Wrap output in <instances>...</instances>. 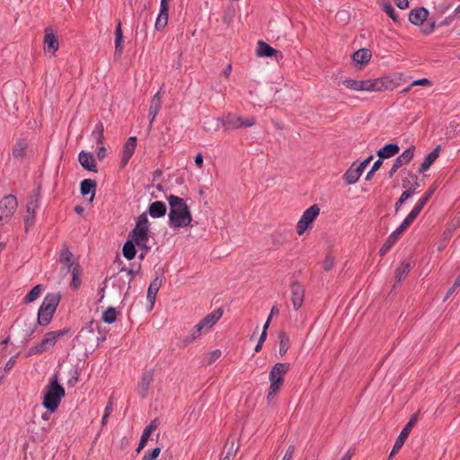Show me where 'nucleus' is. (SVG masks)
Returning a JSON list of instances; mask_svg holds the SVG:
<instances>
[{"label": "nucleus", "instance_id": "61", "mask_svg": "<svg viewBox=\"0 0 460 460\" xmlns=\"http://www.w3.org/2000/svg\"><path fill=\"white\" fill-rule=\"evenodd\" d=\"M382 164H383V162L381 161V158H380V159H378V160H376V161L374 163V164L372 165V168H371L372 172H376V171L380 168V166L382 165Z\"/></svg>", "mask_w": 460, "mask_h": 460}, {"label": "nucleus", "instance_id": "14", "mask_svg": "<svg viewBox=\"0 0 460 460\" xmlns=\"http://www.w3.org/2000/svg\"><path fill=\"white\" fill-rule=\"evenodd\" d=\"M415 147L413 146L407 148L402 152L394 162V164L389 172V176L392 177L396 171L402 165L409 164L414 156Z\"/></svg>", "mask_w": 460, "mask_h": 460}, {"label": "nucleus", "instance_id": "5", "mask_svg": "<svg viewBox=\"0 0 460 460\" xmlns=\"http://www.w3.org/2000/svg\"><path fill=\"white\" fill-rule=\"evenodd\" d=\"M289 370L288 363H276L270 369L269 375L270 387L267 394L268 403L274 401L277 394L279 393L283 384L284 376Z\"/></svg>", "mask_w": 460, "mask_h": 460}, {"label": "nucleus", "instance_id": "16", "mask_svg": "<svg viewBox=\"0 0 460 460\" xmlns=\"http://www.w3.org/2000/svg\"><path fill=\"white\" fill-rule=\"evenodd\" d=\"M137 147V137H130L123 145L121 151V164L125 166L135 153Z\"/></svg>", "mask_w": 460, "mask_h": 460}, {"label": "nucleus", "instance_id": "51", "mask_svg": "<svg viewBox=\"0 0 460 460\" xmlns=\"http://www.w3.org/2000/svg\"><path fill=\"white\" fill-rule=\"evenodd\" d=\"M435 29V23L434 22H428L427 24L424 25V27L422 28V32L424 34H430Z\"/></svg>", "mask_w": 460, "mask_h": 460}, {"label": "nucleus", "instance_id": "48", "mask_svg": "<svg viewBox=\"0 0 460 460\" xmlns=\"http://www.w3.org/2000/svg\"><path fill=\"white\" fill-rule=\"evenodd\" d=\"M112 411V406H111V403L110 402L106 407H105V410H104V414L102 416V425H105L106 422H107V419L108 417L110 416V414L111 413Z\"/></svg>", "mask_w": 460, "mask_h": 460}, {"label": "nucleus", "instance_id": "41", "mask_svg": "<svg viewBox=\"0 0 460 460\" xmlns=\"http://www.w3.org/2000/svg\"><path fill=\"white\" fill-rule=\"evenodd\" d=\"M398 239L394 237L392 234L388 236L385 243L381 247L379 252L381 256H384L390 248L396 243Z\"/></svg>", "mask_w": 460, "mask_h": 460}, {"label": "nucleus", "instance_id": "59", "mask_svg": "<svg viewBox=\"0 0 460 460\" xmlns=\"http://www.w3.org/2000/svg\"><path fill=\"white\" fill-rule=\"evenodd\" d=\"M415 193V188H411L409 190H404L402 194H403V198H406L407 199L411 198Z\"/></svg>", "mask_w": 460, "mask_h": 460}, {"label": "nucleus", "instance_id": "47", "mask_svg": "<svg viewBox=\"0 0 460 460\" xmlns=\"http://www.w3.org/2000/svg\"><path fill=\"white\" fill-rule=\"evenodd\" d=\"M431 84H431V82L429 79L421 78V79H418V80L413 81L411 84V86H430Z\"/></svg>", "mask_w": 460, "mask_h": 460}, {"label": "nucleus", "instance_id": "49", "mask_svg": "<svg viewBox=\"0 0 460 460\" xmlns=\"http://www.w3.org/2000/svg\"><path fill=\"white\" fill-rule=\"evenodd\" d=\"M295 453L294 446H289L287 449L282 460H292Z\"/></svg>", "mask_w": 460, "mask_h": 460}, {"label": "nucleus", "instance_id": "1", "mask_svg": "<svg viewBox=\"0 0 460 460\" xmlns=\"http://www.w3.org/2000/svg\"><path fill=\"white\" fill-rule=\"evenodd\" d=\"M170 210L168 224L171 228H183L190 225L192 217L186 201L175 195L167 197Z\"/></svg>", "mask_w": 460, "mask_h": 460}, {"label": "nucleus", "instance_id": "42", "mask_svg": "<svg viewBox=\"0 0 460 460\" xmlns=\"http://www.w3.org/2000/svg\"><path fill=\"white\" fill-rule=\"evenodd\" d=\"M342 84L349 90L356 92L360 91V80L345 79L342 81Z\"/></svg>", "mask_w": 460, "mask_h": 460}, {"label": "nucleus", "instance_id": "21", "mask_svg": "<svg viewBox=\"0 0 460 460\" xmlns=\"http://www.w3.org/2000/svg\"><path fill=\"white\" fill-rule=\"evenodd\" d=\"M38 199L31 198L27 203L26 216L24 217V223L26 229H29L34 225V214L38 208Z\"/></svg>", "mask_w": 460, "mask_h": 460}, {"label": "nucleus", "instance_id": "55", "mask_svg": "<svg viewBox=\"0 0 460 460\" xmlns=\"http://www.w3.org/2000/svg\"><path fill=\"white\" fill-rule=\"evenodd\" d=\"M395 4L400 9H406L409 5L408 0H396Z\"/></svg>", "mask_w": 460, "mask_h": 460}, {"label": "nucleus", "instance_id": "60", "mask_svg": "<svg viewBox=\"0 0 460 460\" xmlns=\"http://www.w3.org/2000/svg\"><path fill=\"white\" fill-rule=\"evenodd\" d=\"M353 451L351 449H349L342 456L340 460H351L352 456H353Z\"/></svg>", "mask_w": 460, "mask_h": 460}, {"label": "nucleus", "instance_id": "13", "mask_svg": "<svg viewBox=\"0 0 460 460\" xmlns=\"http://www.w3.org/2000/svg\"><path fill=\"white\" fill-rule=\"evenodd\" d=\"M417 420H418L417 414H413L411 417V419L408 421V423L402 429V431L399 434V436L397 437V438L395 440V443H394V445L393 447V449H392V451L390 453V458L393 457L395 454H397L399 452V450L402 448V447L403 446L405 440L409 437V434H410L412 427L417 422Z\"/></svg>", "mask_w": 460, "mask_h": 460}, {"label": "nucleus", "instance_id": "28", "mask_svg": "<svg viewBox=\"0 0 460 460\" xmlns=\"http://www.w3.org/2000/svg\"><path fill=\"white\" fill-rule=\"evenodd\" d=\"M439 151H440V146H438L433 151H431L425 156L423 163L420 164V166L419 168V172H424L429 169L431 164L438 157Z\"/></svg>", "mask_w": 460, "mask_h": 460}, {"label": "nucleus", "instance_id": "11", "mask_svg": "<svg viewBox=\"0 0 460 460\" xmlns=\"http://www.w3.org/2000/svg\"><path fill=\"white\" fill-rule=\"evenodd\" d=\"M17 208V199L13 195H7L0 200V226L6 223Z\"/></svg>", "mask_w": 460, "mask_h": 460}, {"label": "nucleus", "instance_id": "40", "mask_svg": "<svg viewBox=\"0 0 460 460\" xmlns=\"http://www.w3.org/2000/svg\"><path fill=\"white\" fill-rule=\"evenodd\" d=\"M103 125L102 122H98L95 126L94 130L93 131V136L95 137L96 142L98 144L102 145L103 144Z\"/></svg>", "mask_w": 460, "mask_h": 460}, {"label": "nucleus", "instance_id": "18", "mask_svg": "<svg viewBox=\"0 0 460 460\" xmlns=\"http://www.w3.org/2000/svg\"><path fill=\"white\" fill-rule=\"evenodd\" d=\"M154 380V373L148 370L143 373L140 382L137 385V390L138 394L145 398L147 395L148 390Z\"/></svg>", "mask_w": 460, "mask_h": 460}, {"label": "nucleus", "instance_id": "57", "mask_svg": "<svg viewBox=\"0 0 460 460\" xmlns=\"http://www.w3.org/2000/svg\"><path fill=\"white\" fill-rule=\"evenodd\" d=\"M407 200L406 198H403V194L401 195V197L399 198V199L396 201L395 205H394V208L396 211H398L401 208V206Z\"/></svg>", "mask_w": 460, "mask_h": 460}, {"label": "nucleus", "instance_id": "15", "mask_svg": "<svg viewBox=\"0 0 460 460\" xmlns=\"http://www.w3.org/2000/svg\"><path fill=\"white\" fill-rule=\"evenodd\" d=\"M43 43L44 49L51 54H55L59 48L58 40L54 34L53 30L49 27L45 29Z\"/></svg>", "mask_w": 460, "mask_h": 460}, {"label": "nucleus", "instance_id": "39", "mask_svg": "<svg viewBox=\"0 0 460 460\" xmlns=\"http://www.w3.org/2000/svg\"><path fill=\"white\" fill-rule=\"evenodd\" d=\"M383 11L395 22H398V15L394 7L391 3L387 2L383 4Z\"/></svg>", "mask_w": 460, "mask_h": 460}, {"label": "nucleus", "instance_id": "23", "mask_svg": "<svg viewBox=\"0 0 460 460\" xmlns=\"http://www.w3.org/2000/svg\"><path fill=\"white\" fill-rule=\"evenodd\" d=\"M256 54L261 58H271V57H282L281 53L273 49L271 46L267 44L266 42L260 40L257 45Z\"/></svg>", "mask_w": 460, "mask_h": 460}, {"label": "nucleus", "instance_id": "9", "mask_svg": "<svg viewBox=\"0 0 460 460\" xmlns=\"http://www.w3.org/2000/svg\"><path fill=\"white\" fill-rule=\"evenodd\" d=\"M402 73H394L373 79L374 92L380 93L385 91H393L399 87L404 81Z\"/></svg>", "mask_w": 460, "mask_h": 460}, {"label": "nucleus", "instance_id": "6", "mask_svg": "<svg viewBox=\"0 0 460 460\" xmlns=\"http://www.w3.org/2000/svg\"><path fill=\"white\" fill-rule=\"evenodd\" d=\"M59 301L60 296L58 294H48L44 297L37 315V323L40 326L45 327L50 323Z\"/></svg>", "mask_w": 460, "mask_h": 460}, {"label": "nucleus", "instance_id": "46", "mask_svg": "<svg viewBox=\"0 0 460 460\" xmlns=\"http://www.w3.org/2000/svg\"><path fill=\"white\" fill-rule=\"evenodd\" d=\"M72 275H73V280H72V286L75 289H76L80 284L78 276H79V270L78 268H73Z\"/></svg>", "mask_w": 460, "mask_h": 460}, {"label": "nucleus", "instance_id": "12", "mask_svg": "<svg viewBox=\"0 0 460 460\" xmlns=\"http://www.w3.org/2000/svg\"><path fill=\"white\" fill-rule=\"evenodd\" d=\"M372 158V156H369L358 165L353 164L343 175L345 182L349 185L356 183L367 166L369 164Z\"/></svg>", "mask_w": 460, "mask_h": 460}, {"label": "nucleus", "instance_id": "50", "mask_svg": "<svg viewBox=\"0 0 460 460\" xmlns=\"http://www.w3.org/2000/svg\"><path fill=\"white\" fill-rule=\"evenodd\" d=\"M285 339H286V336L282 335L281 336L280 344H279V353H280V355H284L288 351V345L285 342Z\"/></svg>", "mask_w": 460, "mask_h": 460}, {"label": "nucleus", "instance_id": "34", "mask_svg": "<svg viewBox=\"0 0 460 460\" xmlns=\"http://www.w3.org/2000/svg\"><path fill=\"white\" fill-rule=\"evenodd\" d=\"M123 41V32L121 29V23L120 22H118L115 30V53L116 54H121L123 50L122 46Z\"/></svg>", "mask_w": 460, "mask_h": 460}, {"label": "nucleus", "instance_id": "43", "mask_svg": "<svg viewBox=\"0 0 460 460\" xmlns=\"http://www.w3.org/2000/svg\"><path fill=\"white\" fill-rule=\"evenodd\" d=\"M359 92H374L373 79L360 80V91Z\"/></svg>", "mask_w": 460, "mask_h": 460}, {"label": "nucleus", "instance_id": "38", "mask_svg": "<svg viewBox=\"0 0 460 460\" xmlns=\"http://www.w3.org/2000/svg\"><path fill=\"white\" fill-rule=\"evenodd\" d=\"M410 271V264L407 262H402L396 269L395 278L398 281H402L408 275Z\"/></svg>", "mask_w": 460, "mask_h": 460}, {"label": "nucleus", "instance_id": "37", "mask_svg": "<svg viewBox=\"0 0 460 460\" xmlns=\"http://www.w3.org/2000/svg\"><path fill=\"white\" fill-rule=\"evenodd\" d=\"M102 319L106 323H113L117 319V311L114 307H108L103 313Z\"/></svg>", "mask_w": 460, "mask_h": 460}, {"label": "nucleus", "instance_id": "30", "mask_svg": "<svg viewBox=\"0 0 460 460\" xmlns=\"http://www.w3.org/2000/svg\"><path fill=\"white\" fill-rule=\"evenodd\" d=\"M371 57L372 54L370 50L367 49H360L353 54L352 59L357 64L366 66L370 61Z\"/></svg>", "mask_w": 460, "mask_h": 460}, {"label": "nucleus", "instance_id": "35", "mask_svg": "<svg viewBox=\"0 0 460 460\" xmlns=\"http://www.w3.org/2000/svg\"><path fill=\"white\" fill-rule=\"evenodd\" d=\"M43 286L42 285H36L24 297L23 303L24 304H30L31 302H34L37 300L40 296L41 295L43 291Z\"/></svg>", "mask_w": 460, "mask_h": 460}, {"label": "nucleus", "instance_id": "32", "mask_svg": "<svg viewBox=\"0 0 460 460\" xmlns=\"http://www.w3.org/2000/svg\"><path fill=\"white\" fill-rule=\"evenodd\" d=\"M96 190V182L91 179H85L81 181L80 191L82 195L92 193L91 200L93 199Z\"/></svg>", "mask_w": 460, "mask_h": 460}, {"label": "nucleus", "instance_id": "20", "mask_svg": "<svg viewBox=\"0 0 460 460\" xmlns=\"http://www.w3.org/2000/svg\"><path fill=\"white\" fill-rule=\"evenodd\" d=\"M168 12H169L168 3L161 2L159 13L156 17V21L155 23V28L156 31H162L167 25L168 15H169Z\"/></svg>", "mask_w": 460, "mask_h": 460}, {"label": "nucleus", "instance_id": "52", "mask_svg": "<svg viewBox=\"0 0 460 460\" xmlns=\"http://www.w3.org/2000/svg\"><path fill=\"white\" fill-rule=\"evenodd\" d=\"M419 214H420V211H418L417 209H415L413 208L412 210L409 213V215L406 217L409 220H411V222H413L414 219L418 217Z\"/></svg>", "mask_w": 460, "mask_h": 460}, {"label": "nucleus", "instance_id": "64", "mask_svg": "<svg viewBox=\"0 0 460 460\" xmlns=\"http://www.w3.org/2000/svg\"><path fill=\"white\" fill-rule=\"evenodd\" d=\"M405 230L401 228L400 226H398L396 228V230H394L392 234L396 237L397 239L399 238V236L404 232Z\"/></svg>", "mask_w": 460, "mask_h": 460}, {"label": "nucleus", "instance_id": "10", "mask_svg": "<svg viewBox=\"0 0 460 460\" xmlns=\"http://www.w3.org/2000/svg\"><path fill=\"white\" fill-rule=\"evenodd\" d=\"M320 213V208L314 204L305 209L296 224V233L302 235L315 220Z\"/></svg>", "mask_w": 460, "mask_h": 460}, {"label": "nucleus", "instance_id": "19", "mask_svg": "<svg viewBox=\"0 0 460 460\" xmlns=\"http://www.w3.org/2000/svg\"><path fill=\"white\" fill-rule=\"evenodd\" d=\"M305 290L298 283H294L291 286V302L295 310H298L304 302Z\"/></svg>", "mask_w": 460, "mask_h": 460}, {"label": "nucleus", "instance_id": "3", "mask_svg": "<svg viewBox=\"0 0 460 460\" xmlns=\"http://www.w3.org/2000/svg\"><path fill=\"white\" fill-rule=\"evenodd\" d=\"M65 394L64 387L58 384V376L54 375L44 389L42 404L50 412H54L58 408Z\"/></svg>", "mask_w": 460, "mask_h": 460}, {"label": "nucleus", "instance_id": "33", "mask_svg": "<svg viewBox=\"0 0 460 460\" xmlns=\"http://www.w3.org/2000/svg\"><path fill=\"white\" fill-rule=\"evenodd\" d=\"M73 253L68 249H64L61 252L60 254V262L66 265L67 269L66 271H70L73 270V268H77V266H75L73 263Z\"/></svg>", "mask_w": 460, "mask_h": 460}, {"label": "nucleus", "instance_id": "45", "mask_svg": "<svg viewBox=\"0 0 460 460\" xmlns=\"http://www.w3.org/2000/svg\"><path fill=\"white\" fill-rule=\"evenodd\" d=\"M220 356H221V351L219 349H215V350L211 351L207 356L208 363L211 364L212 362H214L217 359H218L220 358Z\"/></svg>", "mask_w": 460, "mask_h": 460}, {"label": "nucleus", "instance_id": "2", "mask_svg": "<svg viewBox=\"0 0 460 460\" xmlns=\"http://www.w3.org/2000/svg\"><path fill=\"white\" fill-rule=\"evenodd\" d=\"M131 240L135 243L137 247L141 251L139 258L143 260L146 253L150 251L149 246V221L147 214L142 213L137 220L136 226L130 234Z\"/></svg>", "mask_w": 460, "mask_h": 460}, {"label": "nucleus", "instance_id": "17", "mask_svg": "<svg viewBox=\"0 0 460 460\" xmlns=\"http://www.w3.org/2000/svg\"><path fill=\"white\" fill-rule=\"evenodd\" d=\"M162 107V95L161 91H158L152 98L149 111V129L152 128L153 122L155 121L157 114L159 113Z\"/></svg>", "mask_w": 460, "mask_h": 460}, {"label": "nucleus", "instance_id": "25", "mask_svg": "<svg viewBox=\"0 0 460 460\" xmlns=\"http://www.w3.org/2000/svg\"><path fill=\"white\" fill-rule=\"evenodd\" d=\"M428 15L429 12L426 8L419 7L410 12L409 21L415 25H420L423 23V22L427 19Z\"/></svg>", "mask_w": 460, "mask_h": 460}, {"label": "nucleus", "instance_id": "24", "mask_svg": "<svg viewBox=\"0 0 460 460\" xmlns=\"http://www.w3.org/2000/svg\"><path fill=\"white\" fill-rule=\"evenodd\" d=\"M161 286H162V279L159 277H156L153 279V281L150 283V285L148 287L146 298L150 304V307H149L150 310H152L154 308L156 294L159 291Z\"/></svg>", "mask_w": 460, "mask_h": 460}, {"label": "nucleus", "instance_id": "56", "mask_svg": "<svg viewBox=\"0 0 460 460\" xmlns=\"http://www.w3.org/2000/svg\"><path fill=\"white\" fill-rule=\"evenodd\" d=\"M195 164L201 169L203 167V156L201 154H198L195 157Z\"/></svg>", "mask_w": 460, "mask_h": 460}, {"label": "nucleus", "instance_id": "63", "mask_svg": "<svg viewBox=\"0 0 460 460\" xmlns=\"http://www.w3.org/2000/svg\"><path fill=\"white\" fill-rule=\"evenodd\" d=\"M412 222L409 220L407 217L402 222V224L399 226L401 228L406 230V228L411 224Z\"/></svg>", "mask_w": 460, "mask_h": 460}, {"label": "nucleus", "instance_id": "26", "mask_svg": "<svg viewBox=\"0 0 460 460\" xmlns=\"http://www.w3.org/2000/svg\"><path fill=\"white\" fill-rule=\"evenodd\" d=\"M166 205L163 201H154L148 207V214L153 218L162 217L166 214Z\"/></svg>", "mask_w": 460, "mask_h": 460}, {"label": "nucleus", "instance_id": "62", "mask_svg": "<svg viewBox=\"0 0 460 460\" xmlns=\"http://www.w3.org/2000/svg\"><path fill=\"white\" fill-rule=\"evenodd\" d=\"M14 363H15V358H11L7 361V363L5 364L4 370H9V369H11V368L13 367Z\"/></svg>", "mask_w": 460, "mask_h": 460}, {"label": "nucleus", "instance_id": "54", "mask_svg": "<svg viewBox=\"0 0 460 460\" xmlns=\"http://www.w3.org/2000/svg\"><path fill=\"white\" fill-rule=\"evenodd\" d=\"M332 265H333L332 259H331V258H326V259L324 260V261H323V269H324L325 270H331V269H332Z\"/></svg>", "mask_w": 460, "mask_h": 460}, {"label": "nucleus", "instance_id": "8", "mask_svg": "<svg viewBox=\"0 0 460 460\" xmlns=\"http://www.w3.org/2000/svg\"><path fill=\"white\" fill-rule=\"evenodd\" d=\"M209 122H216L217 126H218L219 123H221L226 129L234 130L243 128H250L253 126L255 124V118H244L239 115L229 113L221 119H210Z\"/></svg>", "mask_w": 460, "mask_h": 460}, {"label": "nucleus", "instance_id": "29", "mask_svg": "<svg viewBox=\"0 0 460 460\" xmlns=\"http://www.w3.org/2000/svg\"><path fill=\"white\" fill-rule=\"evenodd\" d=\"M399 151L400 147L397 144H386L377 151V155L381 159H387L397 155Z\"/></svg>", "mask_w": 460, "mask_h": 460}, {"label": "nucleus", "instance_id": "44", "mask_svg": "<svg viewBox=\"0 0 460 460\" xmlns=\"http://www.w3.org/2000/svg\"><path fill=\"white\" fill-rule=\"evenodd\" d=\"M435 190H436V186L429 187V189L426 191V193L423 195V197L419 199V201L425 206L427 204V202L430 199L432 195L434 194Z\"/></svg>", "mask_w": 460, "mask_h": 460}, {"label": "nucleus", "instance_id": "36", "mask_svg": "<svg viewBox=\"0 0 460 460\" xmlns=\"http://www.w3.org/2000/svg\"><path fill=\"white\" fill-rule=\"evenodd\" d=\"M136 246L137 245L131 239L125 243L122 252H123V255L126 259L132 260L135 258L136 253H137Z\"/></svg>", "mask_w": 460, "mask_h": 460}, {"label": "nucleus", "instance_id": "4", "mask_svg": "<svg viewBox=\"0 0 460 460\" xmlns=\"http://www.w3.org/2000/svg\"><path fill=\"white\" fill-rule=\"evenodd\" d=\"M223 309L217 308L206 315L201 321L193 326L190 334L184 339L185 344L193 343L203 334H207L223 315Z\"/></svg>", "mask_w": 460, "mask_h": 460}, {"label": "nucleus", "instance_id": "27", "mask_svg": "<svg viewBox=\"0 0 460 460\" xmlns=\"http://www.w3.org/2000/svg\"><path fill=\"white\" fill-rule=\"evenodd\" d=\"M158 424L156 420H152L148 426H146L141 435L137 452L139 453L146 445L150 435L157 428Z\"/></svg>", "mask_w": 460, "mask_h": 460}, {"label": "nucleus", "instance_id": "22", "mask_svg": "<svg viewBox=\"0 0 460 460\" xmlns=\"http://www.w3.org/2000/svg\"><path fill=\"white\" fill-rule=\"evenodd\" d=\"M78 161L85 170L94 172H97L95 159L91 153L81 151L78 155Z\"/></svg>", "mask_w": 460, "mask_h": 460}, {"label": "nucleus", "instance_id": "31", "mask_svg": "<svg viewBox=\"0 0 460 460\" xmlns=\"http://www.w3.org/2000/svg\"><path fill=\"white\" fill-rule=\"evenodd\" d=\"M28 142L26 139H19L13 146V155L17 159H22L25 156Z\"/></svg>", "mask_w": 460, "mask_h": 460}, {"label": "nucleus", "instance_id": "53", "mask_svg": "<svg viewBox=\"0 0 460 460\" xmlns=\"http://www.w3.org/2000/svg\"><path fill=\"white\" fill-rule=\"evenodd\" d=\"M419 214H420V211H418L417 209H415L413 208L412 210L409 213V215L406 217L409 220H411V222H413L414 219L418 217Z\"/></svg>", "mask_w": 460, "mask_h": 460}, {"label": "nucleus", "instance_id": "7", "mask_svg": "<svg viewBox=\"0 0 460 460\" xmlns=\"http://www.w3.org/2000/svg\"><path fill=\"white\" fill-rule=\"evenodd\" d=\"M66 332V330L48 332L47 333H45L40 341H39L38 343H36L35 345L29 349L26 357L40 355L51 349L52 348H54L58 339L65 336Z\"/></svg>", "mask_w": 460, "mask_h": 460}, {"label": "nucleus", "instance_id": "58", "mask_svg": "<svg viewBox=\"0 0 460 460\" xmlns=\"http://www.w3.org/2000/svg\"><path fill=\"white\" fill-rule=\"evenodd\" d=\"M106 155V148L102 146L98 148V151H97V157L99 159H103Z\"/></svg>", "mask_w": 460, "mask_h": 460}]
</instances>
